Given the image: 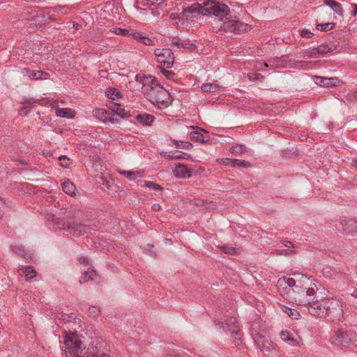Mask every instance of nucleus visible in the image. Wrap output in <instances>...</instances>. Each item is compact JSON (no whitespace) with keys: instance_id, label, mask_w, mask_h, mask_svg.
Returning a JSON list of instances; mask_svg holds the SVG:
<instances>
[{"instance_id":"nucleus-41","label":"nucleus","mask_w":357,"mask_h":357,"mask_svg":"<svg viewBox=\"0 0 357 357\" xmlns=\"http://www.w3.org/2000/svg\"><path fill=\"white\" fill-rule=\"evenodd\" d=\"M100 313V309L96 306H91L88 310V314L92 318H96Z\"/></svg>"},{"instance_id":"nucleus-33","label":"nucleus","mask_w":357,"mask_h":357,"mask_svg":"<svg viewBox=\"0 0 357 357\" xmlns=\"http://www.w3.org/2000/svg\"><path fill=\"white\" fill-rule=\"evenodd\" d=\"M119 174L125 176L130 181H135L137 178L142 177V173L140 172H132V171H119Z\"/></svg>"},{"instance_id":"nucleus-1","label":"nucleus","mask_w":357,"mask_h":357,"mask_svg":"<svg viewBox=\"0 0 357 357\" xmlns=\"http://www.w3.org/2000/svg\"><path fill=\"white\" fill-rule=\"evenodd\" d=\"M312 281L303 275L294 274V277H283L278 282V287H282L286 295L285 298L297 305L307 308L317 298V289L310 287Z\"/></svg>"},{"instance_id":"nucleus-13","label":"nucleus","mask_w":357,"mask_h":357,"mask_svg":"<svg viewBox=\"0 0 357 357\" xmlns=\"http://www.w3.org/2000/svg\"><path fill=\"white\" fill-rule=\"evenodd\" d=\"M340 223L342 225V231L348 234L357 233V220L348 217H342L340 220Z\"/></svg>"},{"instance_id":"nucleus-9","label":"nucleus","mask_w":357,"mask_h":357,"mask_svg":"<svg viewBox=\"0 0 357 357\" xmlns=\"http://www.w3.org/2000/svg\"><path fill=\"white\" fill-rule=\"evenodd\" d=\"M61 229L74 236H80L89 232L93 228L87 222L73 221V222H65L62 223Z\"/></svg>"},{"instance_id":"nucleus-32","label":"nucleus","mask_w":357,"mask_h":357,"mask_svg":"<svg viewBox=\"0 0 357 357\" xmlns=\"http://www.w3.org/2000/svg\"><path fill=\"white\" fill-rule=\"evenodd\" d=\"M96 275L97 273L96 271L93 268H88L87 271H84L79 282L80 283H82L86 282L89 280H93L96 279Z\"/></svg>"},{"instance_id":"nucleus-14","label":"nucleus","mask_w":357,"mask_h":357,"mask_svg":"<svg viewBox=\"0 0 357 357\" xmlns=\"http://www.w3.org/2000/svg\"><path fill=\"white\" fill-rule=\"evenodd\" d=\"M107 107L110 110V113L112 116L116 115L121 118L129 117L130 116V112L126 111L123 106L119 103H115L113 101H109L107 103Z\"/></svg>"},{"instance_id":"nucleus-12","label":"nucleus","mask_w":357,"mask_h":357,"mask_svg":"<svg viewBox=\"0 0 357 357\" xmlns=\"http://www.w3.org/2000/svg\"><path fill=\"white\" fill-rule=\"evenodd\" d=\"M30 17H26V20L31 24L35 25L45 24L48 23L50 17L48 15H45L42 11L32 10L29 13Z\"/></svg>"},{"instance_id":"nucleus-47","label":"nucleus","mask_w":357,"mask_h":357,"mask_svg":"<svg viewBox=\"0 0 357 357\" xmlns=\"http://www.w3.org/2000/svg\"><path fill=\"white\" fill-rule=\"evenodd\" d=\"M248 79L250 81H256V80L263 81L264 79V77L260 73H250V74H248Z\"/></svg>"},{"instance_id":"nucleus-57","label":"nucleus","mask_w":357,"mask_h":357,"mask_svg":"<svg viewBox=\"0 0 357 357\" xmlns=\"http://www.w3.org/2000/svg\"><path fill=\"white\" fill-rule=\"evenodd\" d=\"M79 263L82 264H89V259L86 257H79Z\"/></svg>"},{"instance_id":"nucleus-36","label":"nucleus","mask_w":357,"mask_h":357,"mask_svg":"<svg viewBox=\"0 0 357 357\" xmlns=\"http://www.w3.org/2000/svg\"><path fill=\"white\" fill-rule=\"evenodd\" d=\"M220 89L219 86L216 84L206 83L202 86V90L204 92H214Z\"/></svg>"},{"instance_id":"nucleus-11","label":"nucleus","mask_w":357,"mask_h":357,"mask_svg":"<svg viewBox=\"0 0 357 357\" xmlns=\"http://www.w3.org/2000/svg\"><path fill=\"white\" fill-rule=\"evenodd\" d=\"M154 54L157 61L166 68H171L174 61L173 52L169 48L155 49Z\"/></svg>"},{"instance_id":"nucleus-63","label":"nucleus","mask_w":357,"mask_h":357,"mask_svg":"<svg viewBox=\"0 0 357 357\" xmlns=\"http://www.w3.org/2000/svg\"><path fill=\"white\" fill-rule=\"evenodd\" d=\"M170 17H171L172 20H178L177 15L176 16L175 14H172Z\"/></svg>"},{"instance_id":"nucleus-49","label":"nucleus","mask_w":357,"mask_h":357,"mask_svg":"<svg viewBox=\"0 0 357 357\" xmlns=\"http://www.w3.org/2000/svg\"><path fill=\"white\" fill-rule=\"evenodd\" d=\"M276 253L279 255H291L295 253L292 249H278Z\"/></svg>"},{"instance_id":"nucleus-42","label":"nucleus","mask_w":357,"mask_h":357,"mask_svg":"<svg viewBox=\"0 0 357 357\" xmlns=\"http://www.w3.org/2000/svg\"><path fill=\"white\" fill-rule=\"evenodd\" d=\"M164 1L165 0H144V5L158 7L163 3Z\"/></svg>"},{"instance_id":"nucleus-44","label":"nucleus","mask_w":357,"mask_h":357,"mask_svg":"<svg viewBox=\"0 0 357 357\" xmlns=\"http://www.w3.org/2000/svg\"><path fill=\"white\" fill-rule=\"evenodd\" d=\"M39 103L38 100H34V99H28L24 101V106L27 107V108L31 110L33 107H35L37 104Z\"/></svg>"},{"instance_id":"nucleus-21","label":"nucleus","mask_w":357,"mask_h":357,"mask_svg":"<svg viewBox=\"0 0 357 357\" xmlns=\"http://www.w3.org/2000/svg\"><path fill=\"white\" fill-rule=\"evenodd\" d=\"M131 36L136 41L148 46H153L155 45V42L150 38L144 36L142 33L138 31H133L130 33Z\"/></svg>"},{"instance_id":"nucleus-31","label":"nucleus","mask_w":357,"mask_h":357,"mask_svg":"<svg viewBox=\"0 0 357 357\" xmlns=\"http://www.w3.org/2000/svg\"><path fill=\"white\" fill-rule=\"evenodd\" d=\"M62 188L63 192L68 195L73 196L75 195L76 187L74 183L69 180H66L62 183Z\"/></svg>"},{"instance_id":"nucleus-37","label":"nucleus","mask_w":357,"mask_h":357,"mask_svg":"<svg viewBox=\"0 0 357 357\" xmlns=\"http://www.w3.org/2000/svg\"><path fill=\"white\" fill-rule=\"evenodd\" d=\"M204 171V168L201 166L195 165L189 168L190 178L193 176L200 175Z\"/></svg>"},{"instance_id":"nucleus-45","label":"nucleus","mask_w":357,"mask_h":357,"mask_svg":"<svg viewBox=\"0 0 357 357\" xmlns=\"http://www.w3.org/2000/svg\"><path fill=\"white\" fill-rule=\"evenodd\" d=\"M59 160L61 162V166L63 168L69 167V158L66 155H61L59 157Z\"/></svg>"},{"instance_id":"nucleus-54","label":"nucleus","mask_w":357,"mask_h":357,"mask_svg":"<svg viewBox=\"0 0 357 357\" xmlns=\"http://www.w3.org/2000/svg\"><path fill=\"white\" fill-rule=\"evenodd\" d=\"M283 245L287 248V249H294L295 248V245L291 241H284L282 242Z\"/></svg>"},{"instance_id":"nucleus-30","label":"nucleus","mask_w":357,"mask_h":357,"mask_svg":"<svg viewBox=\"0 0 357 357\" xmlns=\"http://www.w3.org/2000/svg\"><path fill=\"white\" fill-rule=\"evenodd\" d=\"M75 114V111L70 108H58L56 110V115L61 118L73 119Z\"/></svg>"},{"instance_id":"nucleus-16","label":"nucleus","mask_w":357,"mask_h":357,"mask_svg":"<svg viewBox=\"0 0 357 357\" xmlns=\"http://www.w3.org/2000/svg\"><path fill=\"white\" fill-rule=\"evenodd\" d=\"M280 335L282 341L291 346H297L299 344L298 340L300 337L296 334L287 330L282 331Z\"/></svg>"},{"instance_id":"nucleus-18","label":"nucleus","mask_w":357,"mask_h":357,"mask_svg":"<svg viewBox=\"0 0 357 357\" xmlns=\"http://www.w3.org/2000/svg\"><path fill=\"white\" fill-rule=\"evenodd\" d=\"M313 80L317 85L323 87L336 86L338 82V79L336 78L326 77L317 75L313 77Z\"/></svg>"},{"instance_id":"nucleus-10","label":"nucleus","mask_w":357,"mask_h":357,"mask_svg":"<svg viewBox=\"0 0 357 357\" xmlns=\"http://www.w3.org/2000/svg\"><path fill=\"white\" fill-rule=\"evenodd\" d=\"M204 7L200 3H193L183 9V10L177 15L179 21L189 22L192 18L197 17V15L206 14Z\"/></svg>"},{"instance_id":"nucleus-29","label":"nucleus","mask_w":357,"mask_h":357,"mask_svg":"<svg viewBox=\"0 0 357 357\" xmlns=\"http://www.w3.org/2000/svg\"><path fill=\"white\" fill-rule=\"evenodd\" d=\"M105 95L107 98L113 100H117L123 98L122 93L119 89L112 87L106 89Z\"/></svg>"},{"instance_id":"nucleus-55","label":"nucleus","mask_w":357,"mask_h":357,"mask_svg":"<svg viewBox=\"0 0 357 357\" xmlns=\"http://www.w3.org/2000/svg\"><path fill=\"white\" fill-rule=\"evenodd\" d=\"M31 110H29V108H27V107H22L21 108V109L20 110V115H22V116H26L28 114V113L30 112Z\"/></svg>"},{"instance_id":"nucleus-38","label":"nucleus","mask_w":357,"mask_h":357,"mask_svg":"<svg viewBox=\"0 0 357 357\" xmlns=\"http://www.w3.org/2000/svg\"><path fill=\"white\" fill-rule=\"evenodd\" d=\"M304 55L307 58H319V54L317 52V47H313L312 49H307L303 51Z\"/></svg>"},{"instance_id":"nucleus-40","label":"nucleus","mask_w":357,"mask_h":357,"mask_svg":"<svg viewBox=\"0 0 357 357\" xmlns=\"http://www.w3.org/2000/svg\"><path fill=\"white\" fill-rule=\"evenodd\" d=\"M10 249L13 252L19 255H23L24 254V247L22 245L13 244Z\"/></svg>"},{"instance_id":"nucleus-52","label":"nucleus","mask_w":357,"mask_h":357,"mask_svg":"<svg viewBox=\"0 0 357 357\" xmlns=\"http://www.w3.org/2000/svg\"><path fill=\"white\" fill-rule=\"evenodd\" d=\"M177 147L185 149H190L192 147V144L189 142H181V145H177Z\"/></svg>"},{"instance_id":"nucleus-20","label":"nucleus","mask_w":357,"mask_h":357,"mask_svg":"<svg viewBox=\"0 0 357 357\" xmlns=\"http://www.w3.org/2000/svg\"><path fill=\"white\" fill-rule=\"evenodd\" d=\"M228 28L229 29L230 31L239 34L241 33L247 31L249 28V25L246 23H243L239 21L232 20L229 22Z\"/></svg>"},{"instance_id":"nucleus-43","label":"nucleus","mask_w":357,"mask_h":357,"mask_svg":"<svg viewBox=\"0 0 357 357\" xmlns=\"http://www.w3.org/2000/svg\"><path fill=\"white\" fill-rule=\"evenodd\" d=\"M110 32L119 36H126L129 33V31L128 29L118 27L113 28L110 30Z\"/></svg>"},{"instance_id":"nucleus-35","label":"nucleus","mask_w":357,"mask_h":357,"mask_svg":"<svg viewBox=\"0 0 357 357\" xmlns=\"http://www.w3.org/2000/svg\"><path fill=\"white\" fill-rule=\"evenodd\" d=\"M282 309L283 311L293 319H298V317H300L299 312L295 309L287 306H284Z\"/></svg>"},{"instance_id":"nucleus-4","label":"nucleus","mask_w":357,"mask_h":357,"mask_svg":"<svg viewBox=\"0 0 357 357\" xmlns=\"http://www.w3.org/2000/svg\"><path fill=\"white\" fill-rule=\"evenodd\" d=\"M135 81L142 85V93L149 99L152 93H155L156 88L160 85L157 79L152 75L138 73L135 75Z\"/></svg>"},{"instance_id":"nucleus-62","label":"nucleus","mask_w":357,"mask_h":357,"mask_svg":"<svg viewBox=\"0 0 357 357\" xmlns=\"http://www.w3.org/2000/svg\"><path fill=\"white\" fill-rule=\"evenodd\" d=\"M183 157H182V159H188L190 158V155L186 153H183Z\"/></svg>"},{"instance_id":"nucleus-23","label":"nucleus","mask_w":357,"mask_h":357,"mask_svg":"<svg viewBox=\"0 0 357 357\" xmlns=\"http://www.w3.org/2000/svg\"><path fill=\"white\" fill-rule=\"evenodd\" d=\"M174 174L179 178H190L189 168L183 164H178L174 169Z\"/></svg>"},{"instance_id":"nucleus-51","label":"nucleus","mask_w":357,"mask_h":357,"mask_svg":"<svg viewBox=\"0 0 357 357\" xmlns=\"http://www.w3.org/2000/svg\"><path fill=\"white\" fill-rule=\"evenodd\" d=\"M300 35L303 38H310L313 36V33L308 29H303L301 31Z\"/></svg>"},{"instance_id":"nucleus-58","label":"nucleus","mask_w":357,"mask_h":357,"mask_svg":"<svg viewBox=\"0 0 357 357\" xmlns=\"http://www.w3.org/2000/svg\"><path fill=\"white\" fill-rule=\"evenodd\" d=\"M152 208L153 211H158L160 210L161 208V206H160V204H154L153 206H152Z\"/></svg>"},{"instance_id":"nucleus-56","label":"nucleus","mask_w":357,"mask_h":357,"mask_svg":"<svg viewBox=\"0 0 357 357\" xmlns=\"http://www.w3.org/2000/svg\"><path fill=\"white\" fill-rule=\"evenodd\" d=\"M167 357H186L184 354H180L175 351L169 353Z\"/></svg>"},{"instance_id":"nucleus-2","label":"nucleus","mask_w":357,"mask_h":357,"mask_svg":"<svg viewBox=\"0 0 357 357\" xmlns=\"http://www.w3.org/2000/svg\"><path fill=\"white\" fill-rule=\"evenodd\" d=\"M63 344L65 357H111L108 354L100 351L98 344H93L91 347L85 349L77 332L64 331Z\"/></svg>"},{"instance_id":"nucleus-60","label":"nucleus","mask_w":357,"mask_h":357,"mask_svg":"<svg viewBox=\"0 0 357 357\" xmlns=\"http://www.w3.org/2000/svg\"><path fill=\"white\" fill-rule=\"evenodd\" d=\"M351 296L355 298H357V289H355L351 293Z\"/></svg>"},{"instance_id":"nucleus-15","label":"nucleus","mask_w":357,"mask_h":357,"mask_svg":"<svg viewBox=\"0 0 357 357\" xmlns=\"http://www.w3.org/2000/svg\"><path fill=\"white\" fill-rule=\"evenodd\" d=\"M218 162L225 166L231 167L248 168L250 167L249 162L239 159H230L227 158H223L218 159Z\"/></svg>"},{"instance_id":"nucleus-19","label":"nucleus","mask_w":357,"mask_h":357,"mask_svg":"<svg viewBox=\"0 0 357 357\" xmlns=\"http://www.w3.org/2000/svg\"><path fill=\"white\" fill-rule=\"evenodd\" d=\"M203 132L206 133V131L202 128H197L189 133L190 139L196 142H208L209 141V136L204 135Z\"/></svg>"},{"instance_id":"nucleus-26","label":"nucleus","mask_w":357,"mask_h":357,"mask_svg":"<svg viewBox=\"0 0 357 357\" xmlns=\"http://www.w3.org/2000/svg\"><path fill=\"white\" fill-rule=\"evenodd\" d=\"M324 3L329 6L338 16L342 17L343 8L342 5L335 0H324Z\"/></svg>"},{"instance_id":"nucleus-5","label":"nucleus","mask_w":357,"mask_h":357,"mask_svg":"<svg viewBox=\"0 0 357 357\" xmlns=\"http://www.w3.org/2000/svg\"><path fill=\"white\" fill-rule=\"evenodd\" d=\"M216 325L223 331H229L231 333V336L236 339L234 340V344L238 346L240 344V340L241 333L238 329L237 319L234 317H225L221 319H217Z\"/></svg>"},{"instance_id":"nucleus-61","label":"nucleus","mask_w":357,"mask_h":357,"mask_svg":"<svg viewBox=\"0 0 357 357\" xmlns=\"http://www.w3.org/2000/svg\"><path fill=\"white\" fill-rule=\"evenodd\" d=\"M352 165L357 169V158L353 160Z\"/></svg>"},{"instance_id":"nucleus-53","label":"nucleus","mask_w":357,"mask_h":357,"mask_svg":"<svg viewBox=\"0 0 357 357\" xmlns=\"http://www.w3.org/2000/svg\"><path fill=\"white\" fill-rule=\"evenodd\" d=\"M183 151H176L174 153H172V159H182V157H183Z\"/></svg>"},{"instance_id":"nucleus-46","label":"nucleus","mask_w":357,"mask_h":357,"mask_svg":"<svg viewBox=\"0 0 357 357\" xmlns=\"http://www.w3.org/2000/svg\"><path fill=\"white\" fill-rule=\"evenodd\" d=\"M220 249L226 254L234 255L236 253L235 248L227 246V245H222L220 247Z\"/></svg>"},{"instance_id":"nucleus-64","label":"nucleus","mask_w":357,"mask_h":357,"mask_svg":"<svg viewBox=\"0 0 357 357\" xmlns=\"http://www.w3.org/2000/svg\"><path fill=\"white\" fill-rule=\"evenodd\" d=\"M357 14V4H355V7L354 8V15Z\"/></svg>"},{"instance_id":"nucleus-22","label":"nucleus","mask_w":357,"mask_h":357,"mask_svg":"<svg viewBox=\"0 0 357 357\" xmlns=\"http://www.w3.org/2000/svg\"><path fill=\"white\" fill-rule=\"evenodd\" d=\"M26 73H29V77L36 80L47 79L50 78V75L43 70H35L29 68H24Z\"/></svg>"},{"instance_id":"nucleus-34","label":"nucleus","mask_w":357,"mask_h":357,"mask_svg":"<svg viewBox=\"0 0 357 357\" xmlns=\"http://www.w3.org/2000/svg\"><path fill=\"white\" fill-rule=\"evenodd\" d=\"M230 151L232 154L238 155L246 151V147L242 144H236L230 148Z\"/></svg>"},{"instance_id":"nucleus-59","label":"nucleus","mask_w":357,"mask_h":357,"mask_svg":"<svg viewBox=\"0 0 357 357\" xmlns=\"http://www.w3.org/2000/svg\"><path fill=\"white\" fill-rule=\"evenodd\" d=\"M172 153L173 152H169V153H167V152H163L162 153V155L165 157V158H171L172 159Z\"/></svg>"},{"instance_id":"nucleus-24","label":"nucleus","mask_w":357,"mask_h":357,"mask_svg":"<svg viewBox=\"0 0 357 357\" xmlns=\"http://www.w3.org/2000/svg\"><path fill=\"white\" fill-rule=\"evenodd\" d=\"M21 276H24L26 280H30L36 276V272L32 266H22L17 270Z\"/></svg>"},{"instance_id":"nucleus-27","label":"nucleus","mask_w":357,"mask_h":357,"mask_svg":"<svg viewBox=\"0 0 357 357\" xmlns=\"http://www.w3.org/2000/svg\"><path fill=\"white\" fill-rule=\"evenodd\" d=\"M317 47V52L320 56H324L328 53L332 52L335 49V45L333 43H324Z\"/></svg>"},{"instance_id":"nucleus-39","label":"nucleus","mask_w":357,"mask_h":357,"mask_svg":"<svg viewBox=\"0 0 357 357\" xmlns=\"http://www.w3.org/2000/svg\"><path fill=\"white\" fill-rule=\"evenodd\" d=\"M317 29L319 31H327L332 30L334 27V24L332 22L324 23V24H317Z\"/></svg>"},{"instance_id":"nucleus-28","label":"nucleus","mask_w":357,"mask_h":357,"mask_svg":"<svg viewBox=\"0 0 357 357\" xmlns=\"http://www.w3.org/2000/svg\"><path fill=\"white\" fill-rule=\"evenodd\" d=\"M172 45L177 46L178 47L183 48L185 50H192L195 48V45L190 42L182 40L178 38H174L172 42Z\"/></svg>"},{"instance_id":"nucleus-6","label":"nucleus","mask_w":357,"mask_h":357,"mask_svg":"<svg viewBox=\"0 0 357 357\" xmlns=\"http://www.w3.org/2000/svg\"><path fill=\"white\" fill-rule=\"evenodd\" d=\"M204 10L206 11L204 15H214L220 18L222 21L229 14V8L224 3H220L215 1H207L204 3Z\"/></svg>"},{"instance_id":"nucleus-8","label":"nucleus","mask_w":357,"mask_h":357,"mask_svg":"<svg viewBox=\"0 0 357 357\" xmlns=\"http://www.w3.org/2000/svg\"><path fill=\"white\" fill-rule=\"evenodd\" d=\"M354 335L353 331L347 328H335L331 339L332 344L336 346L347 347L354 338Z\"/></svg>"},{"instance_id":"nucleus-25","label":"nucleus","mask_w":357,"mask_h":357,"mask_svg":"<svg viewBox=\"0 0 357 357\" xmlns=\"http://www.w3.org/2000/svg\"><path fill=\"white\" fill-rule=\"evenodd\" d=\"M136 120L142 126H151L155 120V116L150 114L142 113L137 115Z\"/></svg>"},{"instance_id":"nucleus-50","label":"nucleus","mask_w":357,"mask_h":357,"mask_svg":"<svg viewBox=\"0 0 357 357\" xmlns=\"http://www.w3.org/2000/svg\"><path fill=\"white\" fill-rule=\"evenodd\" d=\"M145 186L149 188V189H152L153 190H162V188L160 185L155 183L152 181H147L145 183Z\"/></svg>"},{"instance_id":"nucleus-7","label":"nucleus","mask_w":357,"mask_h":357,"mask_svg":"<svg viewBox=\"0 0 357 357\" xmlns=\"http://www.w3.org/2000/svg\"><path fill=\"white\" fill-rule=\"evenodd\" d=\"M148 100L160 109L167 108L171 104V97L169 91L160 84Z\"/></svg>"},{"instance_id":"nucleus-48","label":"nucleus","mask_w":357,"mask_h":357,"mask_svg":"<svg viewBox=\"0 0 357 357\" xmlns=\"http://www.w3.org/2000/svg\"><path fill=\"white\" fill-rule=\"evenodd\" d=\"M161 73L169 80L174 79L176 76V74L174 72L165 68L161 69Z\"/></svg>"},{"instance_id":"nucleus-17","label":"nucleus","mask_w":357,"mask_h":357,"mask_svg":"<svg viewBox=\"0 0 357 357\" xmlns=\"http://www.w3.org/2000/svg\"><path fill=\"white\" fill-rule=\"evenodd\" d=\"M93 116L101 121H107L114 123V119L112 116V114L103 108H96L93 110Z\"/></svg>"},{"instance_id":"nucleus-3","label":"nucleus","mask_w":357,"mask_h":357,"mask_svg":"<svg viewBox=\"0 0 357 357\" xmlns=\"http://www.w3.org/2000/svg\"><path fill=\"white\" fill-rule=\"evenodd\" d=\"M307 310L314 317H327L331 321L340 320L343 315V310L338 300L319 299L318 296L310 304Z\"/></svg>"}]
</instances>
